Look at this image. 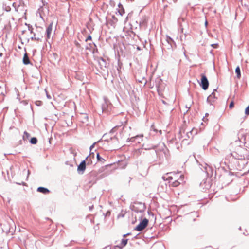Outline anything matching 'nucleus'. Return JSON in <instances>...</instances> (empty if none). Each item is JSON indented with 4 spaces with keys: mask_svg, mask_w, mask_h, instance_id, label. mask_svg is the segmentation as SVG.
<instances>
[{
    "mask_svg": "<svg viewBox=\"0 0 249 249\" xmlns=\"http://www.w3.org/2000/svg\"><path fill=\"white\" fill-rule=\"evenodd\" d=\"M148 223V220L146 218H144L135 228V230L138 231H142L146 227Z\"/></svg>",
    "mask_w": 249,
    "mask_h": 249,
    "instance_id": "nucleus-3",
    "label": "nucleus"
},
{
    "mask_svg": "<svg viewBox=\"0 0 249 249\" xmlns=\"http://www.w3.org/2000/svg\"><path fill=\"white\" fill-rule=\"evenodd\" d=\"M234 103L233 101H232L229 105V108L231 109L232 108L234 107Z\"/></svg>",
    "mask_w": 249,
    "mask_h": 249,
    "instance_id": "nucleus-15",
    "label": "nucleus"
},
{
    "mask_svg": "<svg viewBox=\"0 0 249 249\" xmlns=\"http://www.w3.org/2000/svg\"><path fill=\"white\" fill-rule=\"evenodd\" d=\"M215 98V93L213 92L208 97V100H211L212 98Z\"/></svg>",
    "mask_w": 249,
    "mask_h": 249,
    "instance_id": "nucleus-14",
    "label": "nucleus"
},
{
    "mask_svg": "<svg viewBox=\"0 0 249 249\" xmlns=\"http://www.w3.org/2000/svg\"><path fill=\"white\" fill-rule=\"evenodd\" d=\"M99 60H101V61H102L103 62L105 63V60H104V59H103V58H100L99 59Z\"/></svg>",
    "mask_w": 249,
    "mask_h": 249,
    "instance_id": "nucleus-19",
    "label": "nucleus"
},
{
    "mask_svg": "<svg viewBox=\"0 0 249 249\" xmlns=\"http://www.w3.org/2000/svg\"><path fill=\"white\" fill-rule=\"evenodd\" d=\"M167 179L172 187H178L183 182L184 176L181 172H171L167 174Z\"/></svg>",
    "mask_w": 249,
    "mask_h": 249,
    "instance_id": "nucleus-1",
    "label": "nucleus"
},
{
    "mask_svg": "<svg viewBox=\"0 0 249 249\" xmlns=\"http://www.w3.org/2000/svg\"><path fill=\"white\" fill-rule=\"evenodd\" d=\"M128 240L126 239H123L122 241L119 245H117L115 246V248H118L120 249H121L123 247L126 246Z\"/></svg>",
    "mask_w": 249,
    "mask_h": 249,
    "instance_id": "nucleus-6",
    "label": "nucleus"
},
{
    "mask_svg": "<svg viewBox=\"0 0 249 249\" xmlns=\"http://www.w3.org/2000/svg\"><path fill=\"white\" fill-rule=\"evenodd\" d=\"M53 31V23H51L47 28L46 29V37L47 39H49L51 36Z\"/></svg>",
    "mask_w": 249,
    "mask_h": 249,
    "instance_id": "nucleus-4",
    "label": "nucleus"
},
{
    "mask_svg": "<svg viewBox=\"0 0 249 249\" xmlns=\"http://www.w3.org/2000/svg\"><path fill=\"white\" fill-rule=\"evenodd\" d=\"M205 24H206V25L207 24V21H206Z\"/></svg>",
    "mask_w": 249,
    "mask_h": 249,
    "instance_id": "nucleus-20",
    "label": "nucleus"
},
{
    "mask_svg": "<svg viewBox=\"0 0 249 249\" xmlns=\"http://www.w3.org/2000/svg\"><path fill=\"white\" fill-rule=\"evenodd\" d=\"M37 191L44 194H47L50 193V191L48 189L43 187H38L37 189Z\"/></svg>",
    "mask_w": 249,
    "mask_h": 249,
    "instance_id": "nucleus-7",
    "label": "nucleus"
},
{
    "mask_svg": "<svg viewBox=\"0 0 249 249\" xmlns=\"http://www.w3.org/2000/svg\"><path fill=\"white\" fill-rule=\"evenodd\" d=\"M245 114L247 115H249V105L245 109Z\"/></svg>",
    "mask_w": 249,
    "mask_h": 249,
    "instance_id": "nucleus-16",
    "label": "nucleus"
},
{
    "mask_svg": "<svg viewBox=\"0 0 249 249\" xmlns=\"http://www.w3.org/2000/svg\"><path fill=\"white\" fill-rule=\"evenodd\" d=\"M30 136V134L28 133L27 132L25 131L24 132V134H23V139L24 140H28L29 139Z\"/></svg>",
    "mask_w": 249,
    "mask_h": 249,
    "instance_id": "nucleus-11",
    "label": "nucleus"
},
{
    "mask_svg": "<svg viewBox=\"0 0 249 249\" xmlns=\"http://www.w3.org/2000/svg\"><path fill=\"white\" fill-rule=\"evenodd\" d=\"M23 62L25 65L29 64L30 63V60L29 59L27 53H25L24 55L23 58Z\"/></svg>",
    "mask_w": 249,
    "mask_h": 249,
    "instance_id": "nucleus-9",
    "label": "nucleus"
},
{
    "mask_svg": "<svg viewBox=\"0 0 249 249\" xmlns=\"http://www.w3.org/2000/svg\"><path fill=\"white\" fill-rule=\"evenodd\" d=\"M41 104V102L40 101H37L36 102V104L37 105V106H40Z\"/></svg>",
    "mask_w": 249,
    "mask_h": 249,
    "instance_id": "nucleus-18",
    "label": "nucleus"
},
{
    "mask_svg": "<svg viewBox=\"0 0 249 249\" xmlns=\"http://www.w3.org/2000/svg\"><path fill=\"white\" fill-rule=\"evenodd\" d=\"M88 40H91V36H89L86 39V42H87Z\"/></svg>",
    "mask_w": 249,
    "mask_h": 249,
    "instance_id": "nucleus-17",
    "label": "nucleus"
},
{
    "mask_svg": "<svg viewBox=\"0 0 249 249\" xmlns=\"http://www.w3.org/2000/svg\"><path fill=\"white\" fill-rule=\"evenodd\" d=\"M118 12L121 16H122L125 12L123 5L120 3L118 4Z\"/></svg>",
    "mask_w": 249,
    "mask_h": 249,
    "instance_id": "nucleus-8",
    "label": "nucleus"
},
{
    "mask_svg": "<svg viewBox=\"0 0 249 249\" xmlns=\"http://www.w3.org/2000/svg\"><path fill=\"white\" fill-rule=\"evenodd\" d=\"M86 169V162L85 160L82 161L79 165L77 168L78 172H81L83 173Z\"/></svg>",
    "mask_w": 249,
    "mask_h": 249,
    "instance_id": "nucleus-5",
    "label": "nucleus"
},
{
    "mask_svg": "<svg viewBox=\"0 0 249 249\" xmlns=\"http://www.w3.org/2000/svg\"><path fill=\"white\" fill-rule=\"evenodd\" d=\"M235 72L237 74V77L238 79L241 77L240 69L239 66L237 67L235 69Z\"/></svg>",
    "mask_w": 249,
    "mask_h": 249,
    "instance_id": "nucleus-10",
    "label": "nucleus"
},
{
    "mask_svg": "<svg viewBox=\"0 0 249 249\" xmlns=\"http://www.w3.org/2000/svg\"><path fill=\"white\" fill-rule=\"evenodd\" d=\"M37 140L35 137L32 138L30 140V142L33 144H36L37 143Z\"/></svg>",
    "mask_w": 249,
    "mask_h": 249,
    "instance_id": "nucleus-13",
    "label": "nucleus"
},
{
    "mask_svg": "<svg viewBox=\"0 0 249 249\" xmlns=\"http://www.w3.org/2000/svg\"><path fill=\"white\" fill-rule=\"evenodd\" d=\"M201 83H200V86L202 87L204 90H206L209 86V82L205 74H201Z\"/></svg>",
    "mask_w": 249,
    "mask_h": 249,
    "instance_id": "nucleus-2",
    "label": "nucleus"
},
{
    "mask_svg": "<svg viewBox=\"0 0 249 249\" xmlns=\"http://www.w3.org/2000/svg\"><path fill=\"white\" fill-rule=\"evenodd\" d=\"M97 159L99 161H101L104 163L105 161V160L101 158L99 153L97 154Z\"/></svg>",
    "mask_w": 249,
    "mask_h": 249,
    "instance_id": "nucleus-12",
    "label": "nucleus"
}]
</instances>
